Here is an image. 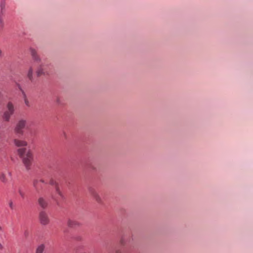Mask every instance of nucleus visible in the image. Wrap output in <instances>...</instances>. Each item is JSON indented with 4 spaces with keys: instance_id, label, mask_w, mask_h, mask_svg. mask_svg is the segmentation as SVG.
I'll return each mask as SVG.
<instances>
[{
    "instance_id": "6ab92c4d",
    "label": "nucleus",
    "mask_w": 253,
    "mask_h": 253,
    "mask_svg": "<svg viewBox=\"0 0 253 253\" xmlns=\"http://www.w3.org/2000/svg\"><path fill=\"white\" fill-rule=\"evenodd\" d=\"M9 206L11 209H13L14 208V205L13 202L12 201H10L8 203Z\"/></svg>"
},
{
    "instance_id": "0eeeda50",
    "label": "nucleus",
    "mask_w": 253,
    "mask_h": 253,
    "mask_svg": "<svg viewBox=\"0 0 253 253\" xmlns=\"http://www.w3.org/2000/svg\"><path fill=\"white\" fill-rule=\"evenodd\" d=\"M89 193L93 198L99 204L102 203V200L98 193L93 189L89 190Z\"/></svg>"
},
{
    "instance_id": "f257e3e1",
    "label": "nucleus",
    "mask_w": 253,
    "mask_h": 253,
    "mask_svg": "<svg viewBox=\"0 0 253 253\" xmlns=\"http://www.w3.org/2000/svg\"><path fill=\"white\" fill-rule=\"evenodd\" d=\"M18 154L22 159L23 162L27 169H29L33 160L32 153L27 150L26 148H19L18 150Z\"/></svg>"
},
{
    "instance_id": "7ed1b4c3",
    "label": "nucleus",
    "mask_w": 253,
    "mask_h": 253,
    "mask_svg": "<svg viewBox=\"0 0 253 253\" xmlns=\"http://www.w3.org/2000/svg\"><path fill=\"white\" fill-rule=\"evenodd\" d=\"M49 184L54 187L55 191V194L52 196V198L55 201H57L60 198H63V195L60 190L58 183L53 179H51L49 181Z\"/></svg>"
},
{
    "instance_id": "ddd939ff",
    "label": "nucleus",
    "mask_w": 253,
    "mask_h": 253,
    "mask_svg": "<svg viewBox=\"0 0 253 253\" xmlns=\"http://www.w3.org/2000/svg\"><path fill=\"white\" fill-rule=\"evenodd\" d=\"M33 72L34 70L32 66H30L27 71V76L28 78L31 82L33 80Z\"/></svg>"
},
{
    "instance_id": "aec40b11",
    "label": "nucleus",
    "mask_w": 253,
    "mask_h": 253,
    "mask_svg": "<svg viewBox=\"0 0 253 253\" xmlns=\"http://www.w3.org/2000/svg\"><path fill=\"white\" fill-rule=\"evenodd\" d=\"M115 253H122V251L121 249H118L115 250Z\"/></svg>"
},
{
    "instance_id": "f8f14e48",
    "label": "nucleus",
    "mask_w": 253,
    "mask_h": 253,
    "mask_svg": "<svg viewBox=\"0 0 253 253\" xmlns=\"http://www.w3.org/2000/svg\"><path fill=\"white\" fill-rule=\"evenodd\" d=\"M38 203L40 206L43 209H45L47 207V202L42 197L39 198Z\"/></svg>"
},
{
    "instance_id": "412c9836",
    "label": "nucleus",
    "mask_w": 253,
    "mask_h": 253,
    "mask_svg": "<svg viewBox=\"0 0 253 253\" xmlns=\"http://www.w3.org/2000/svg\"><path fill=\"white\" fill-rule=\"evenodd\" d=\"M3 248V246L1 243H0V250H2Z\"/></svg>"
},
{
    "instance_id": "5701e85b",
    "label": "nucleus",
    "mask_w": 253,
    "mask_h": 253,
    "mask_svg": "<svg viewBox=\"0 0 253 253\" xmlns=\"http://www.w3.org/2000/svg\"><path fill=\"white\" fill-rule=\"evenodd\" d=\"M8 174L9 176H10V175H11L10 172H8Z\"/></svg>"
},
{
    "instance_id": "1a4fd4ad",
    "label": "nucleus",
    "mask_w": 253,
    "mask_h": 253,
    "mask_svg": "<svg viewBox=\"0 0 253 253\" xmlns=\"http://www.w3.org/2000/svg\"><path fill=\"white\" fill-rule=\"evenodd\" d=\"M30 54L33 59V60L36 62H39L41 60V59L37 54V51L32 48L30 49Z\"/></svg>"
},
{
    "instance_id": "f03ea898",
    "label": "nucleus",
    "mask_w": 253,
    "mask_h": 253,
    "mask_svg": "<svg viewBox=\"0 0 253 253\" xmlns=\"http://www.w3.org/2000/svg\"><path fill=\"white\" fill-rule=\"evenodd\" d=\"M15 111L14 105L12 102L9 101L6 105V110L4 112L3 115V119L4 121L8 122L11 116L14 114Z\"/></svg>"
},
{
    "instance_id": "6e6552de",
    "label": "nucleus",
    "mask_w": 253,
    "mask_h": 253,
    "mask_svg": "<svg viewBox=\"0 0 253 253\" xmlns=\"http://www.w3.org/2000/svg\"><path fill=\"white\" fill-rule=\"evenodd\" d=\"M13 142L17 147H24L28 145L27 142L23 139H14Z\"/></svg>"
},
{
    "instance_id": "423d86ee",
    "label": "nucleus",
    "mask_w": 253,
    "mask_h": 253,
    "mask_svg": "<svg viewBox=\"0 0 253 253\" xmlns=\"http://www.w3.org/2000/svg\"><path fill=\"white\" fill-rule=\"evenodd\" d=\"M48 74V71L46 70L45 66L43 64H41L36 70V74L38 77H40L42 75H46Z\"/></svg>"
},
{
    "instance_id": "9d476101",
    "label": "nucleus",
    "mask_w": 253,
    "mask_h": 253,
    "mask_svg": "<svg viewBox=\"0 0 253 253\" xmlns=\"http://www.w3.org/2000/svg\"><path fill=\"white\" fill-rule=\"evenodd\" d=\"M44 183L43 179H37L34 182V186L37 191H39L42 188V184Z\"/></svg>"
},
{
    "instance_id": "9b49d317",
    "label": "nucleus",
    "mask_w": 253,
    "mask_h": 253,
    "mask_svg": "<svg viewBox=\"0 0 253 253\" xmlns=\"http://www.w3.org/2000/svg\"><path fill=\"white\" fill-rule=\"evenodd\" d=\"M67 225L71 228H74L80 226V223L75 220L68 219L67 221Z\"/></svg>"
},
{
    "instance_id": "f3484780",
    "label": "nucleus",
    "mask_w": 253,
    "mask_h": 253,
    "mask_svg": "<svg viewBox=\"0 0 253 253\" xmlns=\"http://www.w3.org/2000/svg\"><path fill=\"white\" fill-rule=\"evenodd\" d=\"M18 193H19V195H20V196L22 198H24V197H25V192L23 191V190L22 189H21V188L19 189Z\"/></svg>"
},
{
    "instance_id": "2eb2a0df",
    "label": "nucleus",
    "mask_w": 253,
    "mask_h": 253,
    "mask_svg": "<svg viewBox=\"0 0 253 253\" xmlns=\"http://www.w3.org/2000/svg\"><path fill=\"white\" fill-rule=\"evenodd\" d=\"M0 180L3 183H6L8 182V178L6 174L3 172L0 173Z\"/></svg>"
},
{
    "instance_id": "39448f33",
    "label": "nucleus",
    "mask_w": 253,
    "mask_h": 253,
    "mask_svg": "<svg viewBox=\"0 0 253 253\" xmlns=\"http://www.w3.org/2000/svg\"><path fill=\"white\" fill-rule=\"evenodd\" d=\"M39 221L43 225H46L50 222V219L47 213L44 211H42L39 213Z\"/></svg>"
},
{
    "instance_id": "4468645a",
    "label": "nucleus",
    "mask_w": 253,
    "mask_h": 253,
    "mask_svg": "<svg viewBox=\"0 0 253 253\" xmlns=\"http://www.w3.org/2000/svg\"><path fill=\"white\" fill-rule=\"evenodd\" d=\"M45 250V245L44 244H41L39 245L35 251V253H43Z\"/></svg>"
},
{
    "instance_id": "a211bd4d",
    "label": "nucleus",
    "mask_w": 253,
    "mask_h": 253,
    "mask_svg": "<svg viewBox=\"0 0 253 253\" xmlns=\"http://www.w3.org/2000/svg\"><path fill=\"white\" fill-rule=\"evenodd\" d=\"M3 21L1 17H0V29H1L3 26Z\"/></svg>"
},
{
    "instance_id": "dca6fc26",
    "label": "nucleus",
    "mask_w": 253,
    "mask_h": 253,
    "mask_svg": "<svg viewBox=\"0 0 253 253\" xmlns=\"http://www.w3.org/2000/svg\"><path fill=\"white\" fill-rule=\"evenodd\" d=\"M23 100H24L25 105L27 107H29L31 106V104L30 103V101L28 100V99L27 98L25 93H23Z\"/></svg>"
},
{
    "instance_id": "b1692460",
    "label": "nucleus",
    "mask_w": 253,
    "mask_h": 253,
    "mask_svg": "<svg viewBox=\"0 0 253 253\" xmlns=\"http://www.w3.org/2000/svg\"><path fill=\"white\" fill-rule=\"evenodd\" d=\"M1 227L0 226V230L1 229Z\"/></svg>"
},
{
    "instance_id": "20e7f679",
    "label": "nucleus",
    "mask_w": 253,
    "mask_h": 253,
    "mask_svg": "<svg viewBox=\"0 0 253 253\" xmlns=\"http://www.w3.org/2000/svg\"><path fill=\"white\" fill-rule=\"evenodd\" d=\"M27 124V121L25 120H20L16 124L14 128V131L16 134L22 135L24 131L23 129L25 127Z\"/></svg>"
},
{
    "instance_id": "4be33fe9",
    "label": "nucleus",
    "mask_w": 253,
    "mask_h": 253,
    "mask_svg": "<svg viewBox=\"0 0 253 253\" xmlns=\"http://www.w3.org/2000/svg\"><path fill=\"white\" fill-rule=\"evenodd\" d=\"M1 8H2L4 7V5H3L1 4Z\"/></svg>"
}]
</instances>
